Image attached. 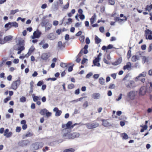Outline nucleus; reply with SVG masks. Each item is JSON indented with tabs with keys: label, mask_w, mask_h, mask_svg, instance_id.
Here are the masks:
<instances>
[{
	"label": "nucleus",
	"mask_w": 152,
	"mask_h": 152,
	"mask_svg": "<svg viewBox=\"0 0 152 152\" xmlns=\"http://www.w3.org/2000/svg\"><path fill=\"white\" fill-rule=\"evenodd\" d=\"M134 83V82L133 80H130L129 83H126L125 85L128 88H132L134 87L133 84Z\"/></svg>",
	"instance_id": "8"
},
{
	"label": "nucleus",
	"mask_w": 152,
	"mask_h": 152,
	"mask_svg": "<svg viewBox=\"0 0 152 152\" xmlns=\"http://www.w3.org/2000/svg\"><path fill=\"white\" fill-rule=\"evenodd\" d=\"M58 3L57 1L56 3H54L53 7V10L57 11L58 9Z\"/></svg>",
	"instance_id": "22"
},
{
	"label": "nucleus",
	"mask_w": 152,
	"mask_h": 152,
	"mask_svg": "<svg viewBox=\"0 0 152 152\" xmlns=\"http://www.w3.org/2000/svg\"><path fill=\"white\" fill-rule=\"evenodd\" d=\"M88 106V102L86 101L83 104V107L85 108L87 107Z\"/></svg>",
	"instance_id": "64"
},
{
	"label": "nucleus",
	"mask_w": 152,
	"mask_h": 152,
	"mask_svg": "<svg viewBox=\"0 0 152 152\" xmlns=\"http://www.w3.org/2000/svg\"><path fill=\"white\" fill-rule=\"evenodd\" d=\"M140 127H142V128L141 129L140 132H143L145 130H146L148 126L147 125H144V126L140 125Z\"/></svg>",
	"instance_id": "30"
},
{
	"label": "nucleus",
	"mask_w": 152,
	"mask_h": 152,
	"mask_svg": "<svg viewBox=\"0 0 152 152\" xmlns=\"http://www.w3.org/2000/svg\"><path fill=\"white\" fill-rule=\"evenodd\" d=\"M100 97V94L99 93H94L91 95V97L96 99H98Z\"/></svg>",
	"instance_id": "20"
},
{
	"label": "nucleus",
	"mask_w": 152,
	"mask_h": 152,
	"mask_svg": "<svg viewBox=\"0 0 152 152\" xmlns=\"http://www.w3.org/2000/svg\"><path fill=\"white\" fill-rule=\"evenodd\" d=\"M37 142L38 143L39 149V148H42L44 145V143L43 142Z\"/></svg>",
	"instance_id": "46"
},
{
	"label": "nucleus",
	"mask_w": 152,
	"mask_h": 152,
	"mask_svg": "<svg viewBox=\"0 0 152 152\" xmlns=\"http://www.w3.org/2000/svg\"><path fill=\"white\" fill-rule=\"evenodd\" d=\"M122 137L123 139L126 140L129 138L128 135L125 133H124L122 134Z\"/></svg>",
	"instance_id": "38"
},
{
	"label": "nucleus",
	"mask_w": 152,
	"mask_h": 152,
	"mask_svg": "<svg viewBox=\"0 0 152 152\" xmlns=\"http://www.w3.org/2000/svg\"><path fill=\"white\" fill-rule=\"evenodd\" d=\"M145 36L147 39L152 40V31L150 30L146 29L145 31Z\"/></svg>",
	"instance_id": "2"
},
{
	"label": "nucleus",
	"mask_w": 152,
	"mask_h": 152,
	"mask_svg": "<svg viewBox=\"0 0 152 152\" xmlns=\"http://www.w3.org/2000/svg\"><path fill=\"white\" fill-rule=\"evenodd\" d=\"M85 36L84 35L81 36L79 38V40L81 42H83L85 39Z\"/></svg>",
	"instance_id": "52"
},
{
	"label": "nucleus",
	"mask_w": 152,
	"mask_h": 152,
	"mask_svg": "<svg viewBox=\"0 0 152 152\" xmlns=\"http://www.w3.org/2000/svg\"><path fill=\"white\" fill-rule=\"evenodd\" d=\"M132 64L131 62H128L124 66L123 69L125 70L126 69L128 70H130L131 69V66Z\"/></svg>",
	"instance_id": "14"
},
{
	"label": "nucleus",
	"mask_w": 152,
	"mask_h": 152,
	"mask_svg": "<svg viewBox=\"0 0 152 152\" xmlns=\"http://www.w3.org/2000/svg\"><path fill=\"white\" fill-rule=\"evenodd\" d=\"M102 124L104 127H108V126H113V125L110 124L107 121V120L102 119Z\"/></svg>",
	"instance_id": "11"
},
{
	"label": "nucleus",
	"mask_w": 152,
	"mask_h": 152,
	"mask_svg": "<svg viewBox=\"0 0 152 152\" xmlns=\"http://www.w3.org/2000/svg\"><path fill=\"white\" fill-rule=\"evenodd\" d=\"M20 83V77H19L18 80L13 82L11 84V86L13 89L16 90Z\"/></svg>",
	"instance_id": "3"
},
{
	"label": "nucleus",
	"mask_w": 152,
	"mask_h": 152,
	"mask_svg": "<svg viewBox=\"0 0 152 152\" xmlns=\"http://www.w3.org/2000/svg\"><path fill=\"white\" fill-rule=\"evenodd\" d=\"M107 49H110L113 48L116 49L117 48L115 47H113L112 45L109 44L107 46Z\"/></svg>",
	"instance_id": "55"
},
{
	"label": "nucleus",
	"mask_w": 152,
	"mask_h": 152,
	"mask_svg": "<svg viewBox=\"0 0 152 152\" xmlns=\"http://www.w3.org/2000/svg\"><path fill=\"white\" fill-rule=\"evenodd\" d=\"M35 48L33 46H32L29 48L28 50V53L31 54L34 50Z\"/></svg>",
	"instance_id": "43"
},
{
	"label": "nucleus",
	"mask_w": 152,
	"mask_h": 152,
	"mask_svg": "<svg viewBox=\"0 0 152 152\" xmlns=\"http://www.w3.org/2000/svg\"><path fill=\"white\" fill-rule=\"evenodd\" d=\"M19 11L18 9H16L15 10H12L10 12V15H14L16 13L18 12Z\"/></svg>",
	"instance_id": "48"
},
{
	"label": "nucleus",
	"mask_w": 152,
	"mask_h": 152,
	"mask_svg": "<svg viewBox=\"0 0 152 152\" xmlns=\"http://www.w3.org/2000/svg\"><path fill=\"white\" fill-rule=\"evenodd\" d=\"M47 111V110L44 108L43 109H41L39 112V113L42 115H46V112Z\"/></svg>",
	"instance_id": "28"
},
{
	"label": "nucleus",
	"mask_w": 152,
	"mask_h": 152,
	"mask_svg": "<svg viewBox=\"0 0 152 152\" xmlns=\"http://www.w3.org/2000/svg\"><path fill=\"white\" fill-rule=\"evenodd\" d=\"M115 87V85L114 84H110L108 88L109 89H114Z\"/></svg>",
	"instance_id": "56"
},
{
	"label": "nucleus",
	"mask_w": 152,
	"mask_h": 152,
	"mask_svg": "<svg viewBox=\"0 0 152 152\" xmlns=\"http://www.w3.org/2000/svg\"><path fill=\"white\" fill-rule=\"evenodd\" d=\"M67 43V42H66L63 44L61 41H59L58 43V47L60 49L63 48H64L65 47V44Z\"/></svg>",
	"instance_id": "9"
},
{
	"label": "nucleus",
	"mask_w": 152,
	"mask_h": 152,
	"mask_svg": "<svg viewBox=\"0 0 152 152\" xmlns=\"http://www.w3.org/2000/svg\"><path fill=\"white\" fill-rule=\"evenodd\" d=\"M49 47V45L48 43H46L44 44L42 46V48L44 49H45L48 48Z\"/></svg>",
	"instance_id": "57"
},
{
	"label": "nucleus",
	"mask_w": 152,
	"mask_h": 152,
	"mask_svg": "<svg viewBox=\"0 0 152 152\" xmlns=\"http://www.w3.org/2000/svg\"><path fill=\"white\" fill-rule=\"evenodd\" d=\"M131 56V51L130 50H129L128 52L127 53V57L128 59H129Z\"/></svg>",
	"instance_id": "49"
},
{
	"label": "nucleus",
	"mask_w": 152,
	"mask_h": 152,
	"mask_svg": "<svg viewBox=\"0 0 152 152\" xmlns=\"http://www.w3.org/2000/svg\"><path fill=\"white\" fill-rule=\"evenodd\" d=\"M60 66L63 68L67 67L68 65H67L66 63L63 62H61L60 64Z\"/></svg>",
	"instance_id": "47"
},
{
	"label": "nucleus",
	"mask_w": 152,
	"mask_h": 152,
	"mask_svg": "<svg viewBox=\"0 0 152 152\" xmlns=\"http://www.w3.org/2000/svg\"><path fill=\"white\" fill-rule=\"evenodd\" d=\"M99 83L100 84L102 85H104L105 83V80L102 77H101L99 78Z\"/></svg>",
	"instance_id": "34"
},
{
	"label": "nucleus",
	"mask_w": 152,
	"mask_h": 152,
	"mask_svg": "<svg viewBox=\"0 0 152 152\" xmlns=\"http://www.w3.org/2000/svg\"><path fill=\"white\" fill-rule=\"evenodd\" d=\"M75 87V86L74 84L73 83H71L68 85V88L69 89H71L72 88H73Z\"/></svg>",
	"instance_id": "50"
},
{
	"label": "nucleus",
	"mask_w": 152,
	"mask_h": 152,
	"mask_svg": "<svg viewBox=\"0 0 152 152\" xmlns=\"http://www.w3.org/2000/svg\"><path fill=\"white\" fill-rule=\"evenodd\" d=\"M33 135V134L31 133L30 132H28L25 134H23L22 136L23 139H24L27 137H31Z\"/></svg>",
	"instance_id": "21"
},
{
	"label": "nucleus",
	"mask_w": 152,
	"mask_h": 152,
	"mask_svg": "<svg viewBox=\"0 0 152 152\" xmlns=\"http://www.w3.org/2000/svg\"><path fill=\"white\" fill-rule=\"evenodd\" d=\"M67 132L66 133H64L62 136L63 138L66 139H71L68 138V133L70 132V131L69 130L67 131Z\"/></svg>",
	"instance_id": "29"
},
{
	"label": "nucleus",
	"mask_w": 152,
	"mask_h": 152,
	"mask_svg": "<svg viewBox=\"0 0 152 152\" xmlns=\"http://www.w3.org/2000/svg\"><path fill=\"white\" fill-rule=\"evenodd\" d=\"M93 74L91 72H90L87 74L86 76V78H89L90 77L92 76Z\"/></svg>",
	"instance_id": "58"
},
{
	"label": "nucleus",
	"mask_w": 152,
	"mask_h": 152,
	"mask_svg": "<svg viewBox=\"0 0 152 152\" xmlns=\"http://www.w3.org/2000/svg\"><path fill=\"white\" fill-rule=\"evenodd\" d=\"M13 38V37L11 35H8L5 37L4 38V40L5 43L6 42L11 41Z\"/></svg>",
	"instance_id": "12"
},
{
	"label": "nucleus",
	"mask_w": 152,
	"mask_h": 152,
	"mask_svg": "<svg viewBox=\"0 0 152 152\" xmlns=\"http://www.w3.org/2000/svg\"><path fill=\"white\" fill-rule=\"evenodd\" d=\"M122 61V58L121 57H120L117 61H116L114 62H113L112 64L114 66L117 65L121 63Z\"/></svg>",
	"instance_id": "19"
},
{
	"label": "nucleus",
	"mask_w": 152,
	"mask_h": 152,
	"mask_svg": "<svg viewBox=\"0 0 152 152\" xmlns=\"http://www.w3.org/2000/svg\"><path fill=\"white\" fill-rule=\"evenodd\" d=\"M94 39L95 43L97 44H99L102 41L101 39L99 38L96 35H95Z\"/></svg>",
	"instance_id": "25"
},
{
	"label": "nucleus",
	"mask_w": 152,
	"mask_h": 152,
	"mask_svg": "<svg viewBox=\"0 0 152 152\" xmlns=\"http://www.w3.org/2000/svg\"><path fill=\"white\" fill-rule=\"evenodd\" d=\"M152 91V82H148L147 83L146 87H142L140 89L139 94L140 95L143 96L147 92L150 93Z\"/></svg>",
	"instance_id": "1"
},
{
	"label": "nucleus",
	"mask_w": 152,
	"mask_h": 152,
	"mask_svg": "<svg viewBox=\"0 0 152 152\" xmlns=\"http://www.w3.org/2000/svg\"><path fill=\"white\" fill-rule=\"evenodd\" d=\"M96 18V15L94 13L93 16L90 19V23L91 24H92L94 23L95 20Z\"/></svg>",
	"instance_id": "31"
},
{
	"label": "nucleus",
	"mask_w": 152,
	"mask_h": 152,
	"mask_svg": "<svg viewBox=\"0 0 152 152\" xmlns=\"http://www.w3.org/2000/svg\"><path fill=\"white\" fill-rule=\"evenodd\" d=\"M33 147V149L34 150H36L39 149L37 142H36L32 144Z\"/></svg>",
	"instance_id": "23"
},
{
	"label": "nucleus",
	"mask_w": 152,
	"mask_h": 152,
	"mask_svg": "<svg viewBox=\"0 0 152 152\" xmlns=\"http://www.w3.org/2000/svg\"><path fill=\"white\" fill-rule=\"evenodd\" d=\"M146 72H143L142 73L140 74L138 76L136 77L135 78V81H138L139 79L141 77H145L146 76Z\"/></svg>",
	"instance_id": "15"
},
{
	"label": "nucleus",
	"mask_w": 152,
	"mask_h": 152,
	"mask_svg": "<svg viewBox=\"0 0 152 152\" xmlns=\"http://www.w3.org/2000/svg\"><path fill=\"white\" fill-rule=\"evenodd\" d=\"M88 48V45L87 44V45H86L84 46L83 48V49H84V50L83 52V53H84V54H86L88 53V51L87 50V49Z\"/></svg>",
	"instance_id": "32"
},
{
	"label": "nucleus",
	"mask_w": 152,
	"mask_h": 152,
	"mask_svg": "<svg viewBox=\"0 0 152 152\" xmlns=\"http://www.w3.org/2000/svg\"><path fill=\"white\" fill-rule=\"evenodd\" d=\"M56 34L55 33H51L47 34V37L49 40H53L56 38Z\"/></svg>",
	"instance_id": "7"
},
{
	"label": "nucleus",
	"mask_w": 152,
	"mask_h": 152,
	"mask_svg": "<svg viewBox=\"0 0 152 152\" xmlns=\"http://www.w3.org/2000/svg\"><path fill=\"white\" fill-rule=\"evenodd\" d=\"M152 9V4H151L150 5H147L145 8V10L148 11L149 12L150 10Z\"/></svg>",
	"instance_id": "40"
},
{
	"label": "nucleus",
	"mask_w": 152,
	"mask_h": 152,
	"mask_svg": "<svg viewBox=\"0 0 152 152\" xmlns=\"http://www.w3.org/2000/svg\"><path fill=\"white\" fill-rule=\"evenodd\" d=\"M42 22L40 23V24L42 27H44V26H45L46 23H47V22L48 21L46 20H45L42 19Z\"/></svg>",
	"instance_id": "36"
},
{
	"label": "nucleus",
	"mask_w": 152,
	"mask_h": 152,
	"mask_svg": "<svg viewBox=\"0 0 152 152\" xmlns=\"http://www.w3.org/2000/svg\"><path fill=\"white\" fill-rule=\"evenodd\" d=\"M51 115H52L51 113L48 111L47 110V111L46 112V114L45 115L47 117H49Z\"/></svg>",
	"instance_id": "60"
},
{
	"label": "nucleus",
	"mask_w": 152,
	"mask_h": 152,
	"mask_svg": "<svg viewBox=\"0 0 152 152\" xmlns=\"http://www.w3.org/2000/svg\"><path fill=\"white\" fill-rule=\"evenodd\" d=\"M128 97L132 100L134 99L135 97V92L133 91H130L127 94Z\"/></svg>",
	"instance_id": "13"
},
{
	"label": "nucleus",
	"mask_w": 152,
	"mask_h": 152,
	"mask_svg": "<svg viewBox=\"0 0 152 152\" xmlns=\"http://www.w3.org/2000/svg\"><path fill=\"white\" fill-rule=\"evenodd\" d=\"M91 124L92 125V128L93 129L99 126V124L98 123H93Z\"/></svg>",
	"instance_id": "51"
},
{
	"label": "nucleus",
	"mask_w": 152,
	"mask_h": 152,
	"mask_svg": "<svg viewBox=\"0 0 152 152\" xmlns=\"http://www.w3.org/2000/svg\"><path fill=\"white\" fill-rule=\"evenodd\" d=\"M25 41L22 38H20L18 40V43L17 45H24Z\"/></svg>",
	"instance_id": "24"
},
{
	"label": "nucleus",
	"mask_w": 152,
	"mask_h": 152,
	"mask_svg": "<svg viewBox=\"0 0 152 152\" xmlns=\"http://www.w3.org/2000/svg\"><path fill=\"white\" fill-rule=\"evenodd\" d=\"M80 136V134L78 133H73L68 134V138L72 139L76 137H78Z\"/></svg>",
	"instance_id": "6"
},
{
	"label": "nucleus",
	"mask_w": 152,
	"mask_h": 152,
	"mask_svg": "<svg viewBox=\"0 0 152 152\" xmlns=\"http://www.w3.org/2000/svg\"><path fill=\"white\" fill-rule=\"evenodd\" d=\"M99 60L95 59L93 60V63L94 65H92V66H96L98 67L100 66L101 65L100 63H99Z\"/></svg>",
	"instance_id": "17"
},
{
	"label": "nucleus",
	"mask_w": 152,
	"mask_h": 152,
	"mask_svg": "<svg viewBox=\"0 0 152 152\" xmlns=\"http://www.w3.org/2000/svg\"><path fill=\"white\" fill-rule=\"evenodd\" d=\"M11 99V97L10 96H8L4 99V102L5 103H7V102Z\"/></svg>",
	"instance_id": "53"
},
{
	"label": "nucleus",
	"mask_w": 152,
	"mask_h": 152,
	"mask_svg": "<svg viewBox=\"0 0 152 152\" xmlns=\"http://www.w3.org/2000/svg\"><path fill=\"white\" fill-rule=\"evenodd\" d=\"M152 9V4H151L150 5H147L145 8V10L148 11L149 12L150 10Z\"/></svg>",
	"instance_id": "41"
},
{
	"label": "nucleus",
	"mask_w": 152,
	"mask_h": 152,
	"mask_svg": "<svg viewBox=\"0 0 152 152\" xmlns=\"http://www.w3.org/2000/svg\"><path fill=\"white\" fill-rule=\"evenodd\" d=\"M70 39L69 35L68 34H66L65 37V39L66 41H68Z\"/></svg>",
	"instance_id": "61"
},
{
	"label": "nucleus",
	"mask_w": 152,
	"mask_h": 152,
	"mask_svg": "<svg viewBox=\"0 0 152 152\" xmlns=\"http://www.w3.org/2000/svg\"><path fill=\"white\" fill-rule=\"evenodd\" d=\"M30 143V141L27 140H22L19 141L18 143V145L21 147L26 146Z\"/></svg>",
	"instance_id": "4"
},
{
	"label": "nucleus",
	"mask_w": 152,
	"mask_h": 152,
	"mask_svg": "<svg viewBox=\"0 0 152 152\" xmlns=\"http://www.w3.org/2000/svg\"><path fill=\"white\" fill-rule=\"evenodd\" d=\"M75 151L74 149L73 148H69L65 149L63 152H74Z\"/></svg>",
	"instance_id": "35"
},
{
	"label": "nucleus",
	"mask_w": 152,
	"mask_h": 152,
	"mask_svg": "<svg viewBox=\"0 0 152 152\" xmlns=\"http://www.w3.org/2000/svg\"><path fill=\"white\" fill-rule=\"evenodd\" d=\"M26 98L24 96H22L20 98V102H26Z\"/></svg>",
	"instance_id": "44"
},
{
	"label": "nucleus",
	"mask_w": 152,
	"mask_h": 152,
	"mask_svg": "<svg viewBox=\"0 0 152 152\" xmlns=\"http://www.w3.org/2000/svg\"><path fill=\"white\" fill-rule=\"evenodd\" d=\"M44 83V82L42 80L39 81L37 83V85L38 86H40Z\"/></svg>",
	"instance_id": "54"
},
{
	"label": "nucleus",
	"mask_w": 152,
	"mask_h": 152,
	"mask_svg": "<svg viewBox=\"0 0 152 152\" xmlns=\"http://www.w3.org/2000/svg\"><path fill=\"white\" fill-rule=\"evenodd\" d=\"M34 82L32 80L31 82L30 83V91H29L30 94H31L33 92V87H34Z\"/></svg>",
	"instance_id": "33"
},
{
	"label": "nucleus",
	"mask_w": 152,
	"mask_h": 152,
	"mask_svg": "<svg viewBox=\"0 0 152 152\" xmlns=\"http://www.w3.org/2000/svg\"><path fill=\"white\" fill-rule=\"evenodd\" d=\"M57 80V78L56 77H49L46 80L47 81H49V80H51L53 81H55Z\"/></svg>",
	"instance_id": "59"
},
{
	"label": "nucleus",
	"mask_w": 152,
	"mask_h": 152,
	"mask_svg": "<svg viewBox=\"0 0 152 152\" xmlns=\"http://www.w3.org/2000/svg\"><path fill=\"white\" fill-rule=\"evenodd\" d=\"M72 123L71 121H69L66 124V128L65 129H63L62 130V131L64 132L65 131H69L70 130L71 131V130L70 129H72Z\"/></svg>",
	"instance_id": "5"
},
{
	"label": "nucleus",
	"mask_w": 152,
	"mask_h": 152,
	"mask_svg": "<svg viewBox=\"0 0 152 152\" xmlns=\"http://www.w3.org/2000/svg\"><path fill=\"white\" fill-rule=\"evenodd\" d=\"M67 20L68 21L64 23L65 26H66V24L69 25L72 22V19L71 18H68Z\"/></svg>",
	"instance_id": "37"
},
{
	"label": "nucleus",
	"mask_w": 152,
	"mask_h": 152,
	"mask_svg": "<svg viewBox=\"0 0 152 152\" xmlns=\"http://www.w3.org/2000/svg\"><path fill=\"white\" fill-rule=\"evenodd\" d=\"M21 130V128L20 126H17L16 129V132H17L19 133Z\"/></svg>",
	"instance_id": "63"
},
{
	"label": "nucleus",
	"mask_w": 152,
	"mask_h": 152,
	"mask_svg": "<svg viewBox=\"0 0 152 152\" xmlns=\"http://www.w3.org/2000/svg\"><path fill=\"white\" fill-rule=\"evenodd\" d=\"M50 57L48 54L47 53H43L41 56V58L45 61L47 60V59Z\"/></svg>",
	"instance_id": "18"
},
{
	"label": "nucleus",
	"mask_w": 152,
	"mask_h": 152,
	"mask_svg": "<svg viewBox=\"0 0 152 152\" xmlns=\"http://www.w3.org/2000/svg\"><path fill=\"white\" fill-rule=\"evenodd\" d=\"M88 60L87 58H83L81 61V64H84L86 63V61H87Z\"/></svg>",
	"instance_id": "62"
},
{
	"label": "nucleus",
	"mask_w": 152,
	"mask_h": 152,
	"mask_svg": "<svg viewBox=\"0 0 152 152\" xmlns=\"http://www.w3.org/2000/svg\"><path fill=\"white\" fill-rule=\"evenodd\" d=\"M32 97L33 100L35 102H37L38 100H40L39 97L35 96L34 94H33L32 95Z\"/></svg>",
	"instance_id": "26"
},
{
	"label": "nucleus",
	"mask_w": 152,
	"mask_h": 152,
	"mask_svg": "<svg viewBox=\"0 0 152 152\" xmlns=\"http://www.w3.org/2000/svg\"><path fill=\"white\" fill-rule=\"evenodd\" d=\"M9 23H10L12 24V27H17L18 26V23L15 22H9Z\"/></svg>",
	"instance_id": "42"
},
{
	"label": "nucleus",
	"mask_w": 152,
	"mask_h": 152,
	"mask_svg": "<svg viewBox=\"0 0 152 152\" xmlns=\"http://www.w3.org/2000/svg\"><path fill=\"white\" fill-rule=\"evenodd\" d=\"M74 66V64H73L72 65L70 66L68 68V72H71L73 70V67Z\"/></svg>",
	"instance_id": "45"
},
{
	"label": "nucleus",
	"mask_w": 152,
	"mask_h": 152,
	"mask_svg": "<svg viewBox=\"0 0 152 152\" xmlns=\"http://www.w3.org/2000/svg\"><path fill=\"white\" fill-rule=\"evenodd\" d=\"M140 58V57L138 56H133L132 58V61L133 62H135L137 60H139Z\"/></svg>",
	"instance_id": "27"
},
{
	"label": "nucleus",
	"mask_w": 152,
	"mask_h": 152,
	"mask_svg": "<svg viewBox=\"0 0 152 152\" xmlns=\"http://www.w3.org/2000/svg\"><path fill=\"white\" fill-rule=\"evenodd\" d=\"M25 48L23 45H18L17 48H15V50H20L23 51L25 50Z\"/></svg>",
	"instance_id": "39"
},
{
	"label": "nucleus",
	"mask_w": 152,
	"mask_h": 152,
	"mask_svg": "<svg viewBox=\"0 0 152 152\" xmlns=\"http://www.w3.org/2000/svg\"><path fill=\"white\" fill-rule=\"evenodd\" d=\"M42 33L41 32L39 31L38 29L35 31L33 33V34L37 37V38H39L42 35Z\"/></svg>",
	"instance_id": "16"
},
{
	"label": "nucleus",
	"mask_w": 152,
	"mask_h": 152,
	"mask_svg": "<svg viewBox=\"0 0 152 152\" xmlns=\"http://www.w3.org/2000/svg\"><path fill=\"white\" fill-rule=\"evenodd\" d=\"M53 111L56 112L55 115L57 117L60 116L62 113L61 111L59 110L58 109L57 107H55L53 109Z\"/></svg>",
	"instance_id": "10"
}]
</instances>
